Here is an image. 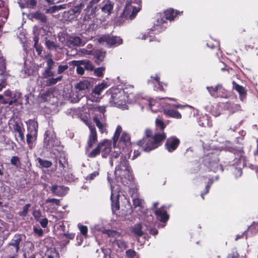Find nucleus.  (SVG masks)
Here are the masks:
<instances>
[{
  "mask_svg": "<svg viewBox=\"0 0 258 258\" xmlns=\"http://www.w3.org/2000/svg\"><path fill=\"white\" fill-rule=\"evenodd\" d=\"M87 125L90 130V134L87 143V148H91L97 141V133L95 127L91 124L88 123Z\"/></svg>",
  "mask_w": 258,
  "mask_h": 258,
  "instance_id": "obj_16",
  "label": "nucleus"
},
{
  "mask_svg": "<svg viewBox=\"0 0 258 258\" xmlns=\"http://www.w3.org/2000/svg\"><path fill=\"white\" fill-rule=\"evenodd\" d=\"M99 175L98 171H94L93 172L88 175L86 177L85 179L87 181H91L93 180L95 178H96Z\"/></svg>",
  "mask_w": 258,
  "mask_h": 258,
  "instance_id": "obj_50",
  "label": "nucleus"
},
{
  "mask_svg": "<svg viewBox=\"0 0 258 258\" xmlns=\"http://www.w3.org/2000/svg\"><path fill=\"white\" fill-rule=\"evenodd\" d=\"M182 12L175 10L173 9H169L166 10L163 13V16H160L156 21L152 31H163L165 30V28L168 26L167 20L172 21L174 20L178 15H180Z\"/></svg>",
  "mask_w": 258,
  "mask_h": 258,
  "instance_id": "obj_3",
  "label": "nucleus"
},
{
  "mask_svg": "<svg viewBox=\"0 0 258 258\" xmlns=\"http://www.w3.org/2000/svg\"><path fill=\"white\" fill-rule=\"evenodd\" d=\"M92 53L95 56V62L99 64L101 62H102L105 56L106 52L105 51H103L102 50H95L94 52L92 51Z\"/></svg>",
  "mask_w": 258,
  "mask_h": 258,
  "instance_id": "obj_29",
  "label": "nucleus"
},
{
  "mask_svg": "<svg viewBox=\"0 0 258 258\" xmlns=\"http://www.w3.org/2000/svg\"><path fill=\"white\" fill-rule=\"evenodd\" d=\"M126 255L128 258H133L137 255V252L133 249H128L126 251Z\"/></svg>",
  "mask_w": 258,
  "mask_h": 258,
  "instance_id": "obj_56",
  "label": "nucleus"
},
{
  "mask_svg": "<svg viewBox=\"0 0 258 258\" xmlns=\"http://www.w3.org/2000/svg\"><path fill=\"white\" fill-rule=\"evenodd\" d=\"M224 107L225 109L229 110L231 113H234L240 109L239 105L237 104H231L229 102H227L225 104Z\"/></svg>",
  "mask_w": 258,
  "mask_h": 258,
  "instance_id": "obj_31",
  "label": "nucleus"
},
{
  "mask_svg": "<svg viewBox=\"0 0 258 258\" xmlns=\"http://www.w3.org/2000/svg\"><path fill=\"white\" fill-rule=\"evenodd\" d=\"M116 243L118 247L120 248H126L127 247V245L126 242L122 240V239H118L116 240Z\"/></svg>",
  "mask_w": 258,
  "mask_h": 258,
  "instance_id": "obj_53",
  "label": "nucleus"
},
{
  "mask_svg": "<svg viewBox=\"0 0 258 258\" xmlns=\"http://www.w3.org/2000/svg\"><path fill=\"white\" fill-rule=\"evenodd\" d=\"M80 12V8L79 7H76L74 9L71 10L68 12V13L70 14L71 15H75L77 13Z\"/></svg>",
  "mask_w": 258,
  "mask_h": 258,
  "instance_id": "obj_60",
  "label": "nucleus"
},
{
  "mask_svg": "<svg viewBox=\"0 0 258 258\" xmlns=\"http://www.w3.org/2000/svg\"><path fill=\"white\" fill-rule=\"evenodd\" d=\"M44 146L50 150L53 147H58L59 144V141L55 138L54 132L52 130L45 131L44 136Z\"/></svg>",
  "mask_w": 258,
  "mask_h": 258,
  "instance_id": "obj_10",
  "label": "nucleus"
},
{
  "mask_svg": "<svg viewBox=\"0 0 258 258\" xmlns=\"http://www.w3.org/2000/svg\"><path fill=\"white\" fill-rule=\"evenodd\" d=\"M100 0H92L87 6V8L85 11L86 12V15L84 17V20H87L90 18V16L92 15L94 13V9L92 6L94 4L97 3Z\"/></svg>",
  "mask_w": 258,
  "mask_h": 258,
  "instance_id": "obj_26",
  "label": "nucleus"
},
{
  "mask_svg": "<svg viewBox=\"0 0 258 258\" xmlns=\"http://www.w3.org/2000/svg\"><path fill=\"white\" fill-rule=\"evenodd\" d=\"M171 106L175 107V108H178L180 109H183L184 107H187L189 108H192V106L189 105H181L178 103L173 104L171 105Z\"/></svg>",
  "mask_w": 258,
  "mask_h": 258,
  "instance_id": "obj_63",
  "label": "nucleus"
},
{
  "mask_svg": "<svg viewBox=\"0 0 258 258\" xmlns=\"http://www.w3.org/2000/svg\"><path fill=\"white\" fill-rule=\"evenodd\" d=\"M0 99H3V103L4 104H9V105H12L14 103L17 102V99L16 98H4V96L3 95H0Z\"/></svg>",
  "mask_w": 258,
  "mask_h": 258,
  "instance_id": "obj_46",
  "label": "nucleus"
},
{
  "mask_svg": "<svg viewBox=\"0 0 258 258\" xmlns=\"http://www.w3.org/2000/svg\"><path fill=\"white\" fill-rule=\"evenodd\" d=\"M38 161L42 167L48 168L52 165V163L50 161L43 160L40 158H38Z\"/></svg>",
  "mask_w": 258,
  "mask_h": 258,
  "instance_id": "obj_41",
  "label": "nucleus"
},
{
  "mask_svg": "<svg viewBox=\"0 0 258 258\" xmlns=\"http://www.w3.org/2000/svg\"><path fill=\"white\" fill-rule=\"evenodd\" d=\"M164 113L171 117L176 119H180L182 117L181 114L177 110L170 109H164Z\"/></svg>",
  "mask_w": 258,
  "mask_h": 258,
  "instance_id": "obj_30",
  "label": "nucleus"
},
{
  "mask_svg": "<svg viewBox=\"0 0 258 258\" xmlns=\"http://www.w3.org/2000/svg\"><path fill=\"white\" fill-rule=\"evenodd\" d=\"M138 38L144 40H147L149 42H152L154 40L155 36L149 35V33H140Z\"/></svg>",
  "mask_w": 258,
  "mask_h": 258,
  "instance_id": "obj_39",
  "label": "nucleus"
},
{
  "mask_svg": "<svg viewBox=\"0 0 258 258\" xmlns=\"http://www.w3.org/2000/svg\"><path fill=\"white\" fill-rule=\"evenodd\" d=\"M199 124L203 127H211L212 126L211 122L209 121L208 116H204L200 117L199 120Z\"/></svg>",
  "mask_w": 258,
  "mask_h": 258,
  "instance_id": "obj_33",
  "label": "nucleus"
},
{
  "mask_svg": "<svg viewBox=\"0 0 258 258\" xmlns=\"http://www.w3.org/2000/svg\"><path fill=\"white\" fill-rule=\"evenodd\" d=\"M144 224L147 228H152L154 225V217L150 211H147L145 214Z\"/></svg>",
  "mask_w": 258,
  "mask_h": 258,
  "instance_id": "obj_25",
  "label": "nucleus"
},
{
  "mask_svg": "<svg viewBox=\"0 0 258 258\" xmlns=\"http://www.w3.org/2000/svg\"><path fill=\"white\" fill-rule=\"evenodd\" d=\"M247 231H249L252 235L255 234L258 232V222H253L248 227Z\"/></svg>",
  "mask_w": 258,
  "mask_h": 258,
  "instance_id": "obj_42",
  "label": "nucleus"
},
{
  "mask_svg": "<svg viewBox=\"0 0 258 258\" xmlns=\"http://www.w3.org/2000/svg\"><path fill=\"white\" fill-rule=\"evenodd\" d=\"M103 233L107 234L109 237H115L116 238L120 236V234L119 232L112 230H105Z\"/></svg>",
  "mask_w": 258,
  "mask_h": 258,
  "instance_id": "obj_44",
  "label": "nucleus"
},
{
  "mask_svg": "<svg viewBox=\"0 0 258 258\" xmlns=\"http://www.w3.org/2000/svg\"><path fill=\"white\" fill-rule=\"evenodd\" d=\"M69 67L68 65H59L58 67L57 74H60L63 73L66 70L68 69Z\"/></svg>",
  "mask_w": 258,
  "mask_h": 258,
  "instance_id": "obj_57",
  "label": "nucleus"
},
{
  "mask_svg": "<svg viewBox=\"0 0 258 258\" xmlns=\"http://www.w3.org/2000/svg\"><path fill=\"white\" fill-rule=\"evenodd\" d=\"M56 166L58 170L57 171V176L58 177L64 175L66 172V168L68 166L67 159L64 156H60L56 162Z\"/></svg>",
  "mask_w": 258,
  "mask_h": 258,
  "instance_id": "obj_15",
  "label": "nucleus"
},
{
  "mask_svg": "<svg viewBox=\"0 0 258 258\" xmlns=\"http://www.w3.org/2000/svg\"><path fill=\"white\" fill-rule=\"evenodd\" d=\"M19 161V159L18 157L17 156H13L11 159V163L15 166L16 167H18V162Z\"/></svg>",
  "mask_w": 258,
  "mask_h": 258,
  "instance_id": "obj_59",
  "label": "nucleus"
},
{
  "mask_svg": "<svg viewBox=\"0 0 258 258\" xmlns=\"http://www.w3.org/2000/svg\"><path fill=\"white\" fill-rule=\"evenodd\" d=\"M113 8V6L110 2L107 1L104 5L101 7L102 11L106 14L107 15H109Z\"/></svg>",
  "mask_w": 258,
  "mask_h": 258,
  "instance_id": "obj_32",
  "label": "nucleus"
},
{
  "mask_svg": "<svg viewBox=\"0 0 258 258\" xmlns=\"http://www.w3.org/2000/svg\"><path fill=\"white\" fill-rule=\"evenodd\" d=\"M213 182H214L213 178H209L207 184L206 185V186L205 187V191L204 193L201 194V197L202 198V199L203 200L204 199V196L208 193L210 188L211 185L213 184Z\"/></svg>",
  "mask_w": 258,
  "mask_h": 258,
  "instance_id": "obj_47",
  "label": "nucleus"
},
{
  "mask_svg": "<svg viewBox=\"0 0 258 258\" xmlns=\"http://www.w3.org/2000/svg\"><path fill=\"white\" fill-rule=\"evenodd\" d=\"M141 9V0H130L127 2L122 13V17L132 20Z\"/></svg>",
  "mask_w": 258,
  "mask_h": 258,
  "instance_id": "obj_6",
  "label": "nucleus"
},
{
  "mask_svg": "<svg viewBox=\"0 0 258 258\" xmlns=\"http://www.w3.org/2000/svg\"><path fill=\"white\" fill-rule=\"evenodd\" d=\"M33 18L36 19V20H39L42 23H46V16L39 12H36V13H35L33 14Z\"/></svg>",
  "mask_w": 258,
  "mask_h": 258,
  "instance_id": "obj_38",
  "label": "nucleus"
},
{
  "mask_svg": "<svg viewBox=\"0 0 258 258\" xmlns=\"http://www.w3.org/2000/svg\"><path fill=\"white\" fill-rule=\"evenodd\" d=\"M239 254L236 250H233L230 253H229L227 258H238Z\"/></svg>",
  "mask_w": 258,
  "mask_h": 258,
  "instance_id": "obj_61",
  "label": "nucleus"
},
{
  "mask_svg": "<svg viewBox=\"0 0 258 258\" xmlns=\"http://www.w3.org/2000/svg\"><path fill=\"white\" fill-rule=\"evenodd\" d=\"M93 86L92 82L87 79H84L79 81L75 85V88L78 91L86 92Z\"/></svg>",
  "mask_w": 258,
  "mask_h": 258,
  "instance_id": "obj_18",
  "label": "nucleus"
},
{
  "mask_svg": "<svg viewBox=\"0 0 258 258\" xmlns=\"http://www.w3.org/2000/svg\"><path fill=\"white\" fill-rule=\"evenodd\" d=\"M45 45L49 50H56L58 47V45L54 43V42L47 40V39L45 40Z\"/></svg>",
  "mask_w": 258,
  "mask_h": 258,
  "instance_id": "obj_43",
  "label": "nucleus"
},
{
  "mask_svg": "<svg viewBox=\"0 0 258 258\" xmlns=\"http://www.w3.org/2000/svg\"><path fill=\"white\" fill-rule=\"evenodd\" d=\"M234 167V174L236 177H239L242 175V168L247 166L245 157L240 155L239 158H235L233 163Z\"/></svg>",
  "mask_w": 258,
  "mask_h": 258,
  "instance_id": "obj_13",
  "label": "nucleus"
},
{
  "mask_svg": "<svg viewBox=\"0 0 258 258\" xmlns=\"http://www.w3.org/2000/svg\"><path fill=\"white\" fill-rule=\"evenodd\" d=\"M111 194L110 199L111 201V208L113 212L119 210V204L118 201V194L116 192H113L112 186L111 185Z\"/></svg>",
  "mask_w": 258,
  "mask_h": 258,
  "instance_id": "obj_22",
  "label": "nucleus"
},
{
  "mask_svg": "<svg viewBox=\"0 0 258 258\" xmlns=\"http://www.w3.org/2000/svg\"><path fill=\"white\" fill-rule=\"evenodd\" d=\"M28 133L37 134L38 124L34 119H29L26 121Z\"/></svg>",
  "mask_w": 258,
  "mask_h": 258,
  "instance_id": "obj_24",
  "label": "nucleus"
},
{
  "mask_svg": "<svg viewBox=\"0 0 258 258\" xmlns=\"http://www.w3.org/2000/svg\"><path fill=\"white\" fill-rule=\"evenodd\" d=\"M127 101V96L124 90L115 89L112 92L110 103L112 105L115 106L122 109L126 108V102Z\"/></svg>",
  "mask_w": 258,
  "mask_h": 258,
  "instance_id": "obj_5",
  "label": "nucleus"
},
{
  "mask_svg": "<svg viewBox=\"0 0 258 258\" xmlns=\"http://www.w3.org/2000/svg\"><path fill=\"white\" fill-rule=\"evenodd\" d=\"M13 129L15 132L18 134V136L21 142H25V136L24 132L25 129L22 122H16L13 125Z\"/></svg>",
  "mask_w": 258,
  "mask_h": 258,
  "instance_id": "obj_20",
  "label": "nucleus"
},
{
  "mask_svg": "<svg viewBox=\"0 0 258 258\" xmlns=\"http://www.w3.org/2000/svg\"><path fill=\"white\" fill-rule=\"evenodd\" d=\"M30 206H31V205L30 204H26L24 206V207L23 208V210L22 211L19 212V215L20 216H22V217L26 216V215L28 214V211H29V209L30 207Z\"/></svg>",
  "mask_w": 258,
  "mask_h": 258,
  "instance_id": "obj_49",
  "label": "nucleus"
},
{
  "mask_svg": "<svg viewBox=\"0 0 258 258\" xmlns=\"http://www.w3.org/2000/svg\"><path fill=\"white\" fill-rule=\"evenodd\" d=\"M37 134L28 133L26 135V141L28 144H31L32 142L35 140L37 138Z\"/></svg>",
  "mask_w": 258,
  "mask_h": 258,
  "instance_id": "obj_45",
  "label": "nucleus"
},
{
  "mask_svg": "<svg viewBox=\"0 0 258 258\" xmlns=\"http://www.w3.org/2000/svg\"><path fill=\"white\" fill-rule=\"evenodd\" d=\"M219 42L216 40H214L213 43H211L210 41H208L207 43V46L210 47L211 49L214 48H218L219 47Z\"/></svg>",
  "mask_w": 258,
  "mask_h": 258,
  "instance_id": "obj_54",
  "label": "nucleus"
},
{
  "mask_svg": "<svg viewBox=\"0 0 258 258\" xmlns=\"http://www.w3.org/2000/svg\"><path fill=\"white\" fill-rule=\"evenodd\" d=\"M160 78L157 74H156L155 77H151V79L148 81V84H154V89L156 90L164 91L162 86V83L159 81Z\"/></svg>",
  "mask_w": 258,
  "mask_h": 258,
  "instance_id": "obj_23",
  "label": "nucleus"
},
{
  "mask_svg": "<svg viewBox=\"0 0 258 258\" xmlns=\"http://www.w3.org/2000/svg\"><path fill=\"white\" fill-rule=\"evenodd\" d=\"M105 67H102L97 68L95 69L94 73L98 77H101L103 74V72L105 71Z\"/></svg>",
  "mask_w": 258,
  "mask_h": 258,
  "instance_id": "obj_52",
  "label": "nucleus"
},
{
  "mask_svg": "<svg viewBox=\"0 0 258 258\" xmlns=\"http://www.w3.org/2000/svg\"><path fill=\"white\" fill-rule=\"evenodd\" d=\"M73 63L75 66L77 67L76 69L77 73L80 75H83L84 73V69L82 67L80 66V65H84L85 67L86 68V64H85V62L84 61H73Z\"/></svg>",
  "mask_w": 258,
  "mask_h": 258,
  "instance_id": "obj_34",
  "label": "nucleus"
},
{
  "mask_svg": "<svg viewBox=\"0 0 258 258\" xmlns=\"http://www.w3.org/2000/svg\"><path fill=\"white\" fill-rule=\"evenodd\" d=\"M47 66L44 68V72L42 73L41 78L46 79L44 81V85L46 86H50L55 85L57 82L60 81L62 76H59L55 78H53L54 73L52 71L53 69L55 62L51 57L47 58Z\"/></svg>",
  "mask_w": 258,
  "mask_h": 258,
  "instance_id": "obj_4",
  "label": "nucleus"
},
{
  "mask_svg": "<svg viewBox=\"0 0 258 258\" xmlns=\"http://www.w3.org/2000/svg\"><path fill=\"white\" fill-rule=\"evenodd\" d=\"M180 143V141L175 137H171L167 139L165 146L169 152H172L176 149Z\"/></svg>",
  "mask_w": 258,
  "mask_h": 258,
  "instance_id": "obj_17",
  "label": "nucleus"
},
{
  "mask_svg": "<svg viewBox=\"0 0 258 258\" xmlns=\"http://www.w3.org/2000/svg\"><path fill=\"white\" fill-rule=\"evenodd\" d=\"M157 219L162 222H166L169 219V215L165 210L164 207L158 208L155 211Z\"/></svg>",
  "mask_w": 258,
  "mask_h": 258,
  "instance_id": "obj_21",
  "label": "nucleus"
},
{
  "mask_svg": "<svg viewBox=\"0 0 258 258\" xmlns=\"http://www.w3.org/2000/svg\"><path fill=\"white\" fill-rule=\"evenodd\" d=\"M78 228L83 235L86 236L87 234L88 228L86 226L78 224Z\"/></svg>",
  "mask_w": 258,
  "mask_h": 258,
  "instance_id": "obj_55",
  "label": "nucleus"
},
{
  "mask_svg": "<svg viewBox=\"0 0 258 258\" xmlns=\"http://www.w3.org/2000/svg\"><path fill=\"white\" fill-rule=\"evenodd\" d=\"M219 159L216 154L211 153L204 157L203 163L211 171L216 172L219 170L223 171V167L218 165Z\"/></svg>",
  "mask_w": 258,
  "mask_h": 258,
  "instance_id": "obj_7",
  "label": "nucleus"
},
{
  "mask_svg": "<svg viewBox=\"0 0 258 258\" xmlns=\"http://www.w3.org/2000/svg\"><path fill=\"white\" fill-rule=\"evenodd\" d=\"M69 42L71 44L75 46L84 45L87 41V38L84 37H80V36L71 37L69 38Z\"/></svg>",
  "mask_w": 258,
  "mask_h": 258,
  "instance_id": "obj_27",
  "label": "nucleus"
},
{
  "mask_svg": "<svg viewBox=\"0 0 258 258\" xmlns=\"http://www.w3.org/2000/svg\"><path fill=\"white\" fill-rule=\"evenodd\" d=\"M122 131L121 126L118 125L113 136V146L110 154L109 163L111 166L115 164L114 175L116 180L124 185L130 184L134 179L131 167L127 158H130L132 152L130 135L122 133L118 142H116Z\"/></svg>",
  "mask_w": 258,
  "mask_h": 258,
  "instance_id": "obj_1",
  "label": "nucleus"
},
{
  "mask_svg": "<svg viewBox=\"0 0 258 258\" xmlns=\"http://www.w3.org/2000/svg\"><path fill=\"white\" fill-rule=\"evenodd\" d=\"M21 241V235L16 234L6 247V252L11 253L12 254L11 256H15V257H16L20 249V244Z\"/></svg>",
  "mask_w": 258,
  "mask_h": 258,
  "instance_id": "obj_12",
  "label": "nucleus"
},
{
  "mask_svg": "<svg viewBox=\"0 0 258 258\" xmlns=\"http://www.w3.org/2000/svg\"><path fill=\"white\" fill-rule=\"evenodd\" d=\"M156 125L160 130L159 131L153 133L151 130L147 128L145 132V137L138 142V145L141 146L145 152H150L158 148L166 138L163 131L165 125L163 121L156 119Z\"/></svg>",
  "mask_w": 258,
  "mask_h": 258,
  "instance_id": "obj_2",
  "label": "nucleus"
},
{
  "mask_svg": "<svg viewBox=\"0 0 258 258\" xmlns=\"http://www.w3.org/2000/svg\"><path fill=\"white\" fill-rule=\"evenodd\" d=\"M101 44L106 45L109 47L117 46L122 44V40L119 37L105 35L96 39Z\"/></svg>",
  "mask_w": 258,
  "mask_h": 258,
  "instance_id": "obj_11",
  "label": "nucleus"
},
{
  "mask_svg": "<svg viewBox=\"0 0 258 258\" xmlns=\"http://www.w3.org/2000/svg\"><path fill=\"white\" fill-rule=\"evenodd\" d=\"M61 8H62V7L61 6H53V7H50L48 9H46L45 13L46 14L53 13L55 12L56 11H58Z\"/></svg>",
  "mask_w": 258,
  "mask_h": 258,
  "instance_id": "obj_51",
  "label": "nucleus"
},
{
  "mask_svg": "<svg viewBox=\"0 0 258 258\" xmlns=\"http://www.w3.org/2000/svg\"><path fill=\"white\" fill-rule=\"evenodd\" d=\"M133 205L135 208L139 207V209H142L143 206V201L139 198H133Z\"/></svg>",
  "mask_w": 258,
  "mask_h": 258,
  "instance_id": "obj_40",
  "label": "nucleus"
},
{
  "mask_svg": "<svg viewBox=\"0 0 258 258\" xmlns=\"http://www.w3.org/2000/svg\"><path fill=\"white\" fill-rule=\"evenodd\" d=\"M50 190L54 196L63 197L68 193L69 188L67 186L55 184L51 187Z\"/></svg>",
  "mask_w": 258,
  "mask_h": 258,
  "instance_id": "obj_19",
  "label": "nucleus"
},
{
  "mask_svg": "<svg viewBox=\"0 0 258 258\" xmlns=\"http://www.w3.org/2000/svg\"><path fill=\"white\" fill-rule=\"evenodd\" d=\"M209 93L211 96L214 98H217L219 97H226L223 94L225 91V89L223 88L222 85L218 84L216 87H207Z\"/></svg>",
  "mask_w": 258,
  "mask_h": 258,
  "instance_id": "obj_14",
  "label": "nucleus"
},
{
  "mask_svg": "<svg viewBox=\"0 0 258 258\" xmlns=\"http://www.w3.org/2000/svg\"><path fill=\"white\" fill-rule=\"evenodd\" d=\"M38 221L39 222L41 226L43 228H45L47 227V224H48V220L47 218H45L40 219Z\"/></svg>",
  "mask_w": 258,
  "mask_h": 258,
  "instance_id": "obj_64",
  "label": "nucleus"
},
{
  "mask_svg": "<svg viewBox=\"0 0 258 258\" xmlns=\"http://www.w3.org/2000/svg\"><path fill=\"white\" fill-rule=\"evenodd\" d=\"M107 87V85L106 83H102L96 86L93 91L94 92L95 94H97V95H100L101 92Z\"/></svg>",
  "mask_w": 258,
  "mask_h": 258,
  "instance_id": "obj_37",
  "label": "nucleus"
},
{
  "mask_svg": "<svg viewBox=\"0 0 258 258\" xmlns=\"http://www.w3.org/2000/svg\"><path fill=\"white\" fill-rule=\"evenodd\" d=\"M233 85V89L236 90V91L239 93L240 98L241 100L243 101V99L245 98L246 93L245 90L244 88L240 86L237 83H236L234 81L232 82Z\"/></svg>",
  "mask_w": 258,
  "mask_h": 258,
  "instance_id": "obj_28",
  "label": "nucleus"
},
{
  "mask_svg": "<svg viewBox=\"0 0 258 258\" xmlns=\"http://www.w3.org/2000/svg\"><path fill=\"white\" fill-rule=\"evenodd\" d=\"M97 109L99 111V113L95 114L93 117V121L101 134L107 133L106 119L104 115L105 111V107L99 106Z\"/></svg>",
  "mask_w": 258,
  "mask_h": 258,
  "instance_id": "obj_9",
  "label": "nucleus"
},
{
  "mask_svg": "<svg viewBox=\"0 0 258 258\" xmlns=\"http://www.w3.org/2000/svg\"><path fill=\"white\" fill-rule=\"evenodd\" d=\"M132 231L137 236H142L144 233L142 230V225L138 223L132 227Z\"/></svg>",
  "mask_w": 258,
  "mask_h": 258,
  "instance_id": "obj_35",
  "label": "nucleus"
},
{
  "mask_svg": "<svg viewBox=\"0 0 258 258\" xmlns=\"http://www.w3.org/2000/svg\"><path fill=\"white\" fill-rule=\"evenodd\" d=\"M101 150H102L103 158H106L108 155L110 157V154L112 151V148L110 147V142L108 140H104L102 143L98 144L97 147L88 155V157L94 158L100 153Z\"/></svg>",
  "mask_w": 258,
  "mask_h": 258,
  "instance_id": "obj_8",
  "label": "nucleus"
},
{
  "mask_svg": "<svg viewBox=\"0 0 258 258\" xmlns=\"http://www.w3.org/2000/svg\"><path fill=\"white\" fill-rule=\"evenodd\" d=\"M67 33H58V38L60 41L63 42L68 38Z\"/></svg>",
  "mask_w": 258,
  "mask_h": 258,
  "instance_id": "obj_62",
  "label": "nucleus"
},
{
  "mask_svg": "<svg viewBox=\"0 0 258 258\" xmlns=\"http://www.w3.org/2000/svg\"><path fill=\"white\" fill-rule=\"evenodd\" d=\"M141 106V109L143 110L144 108H146L148 110H151L152 111H154L152 109V107L153 105L152 101L150 99H143V102L140 103Z\"/></svg>",
  "mask_w": 258,
  "mask_h": 258,
  "instance_id": "obj_36",
  "label": "nucleus"
},
{
  "mask_svg": "<svg viewBox=\"0 0 258 258\" xmlns=\"http://www.w3.org/2000/svg\"><path fill=\"white\" fill-rule=\"evenodd\" d=\"M88 99L91 102H97L100 100V98L99 97V95L95 94L94 92L92 91V92L88 96Z\"/></svg>",
  "mask_w": 258,
  "mask_h": 258,
  "instance_id": "obj_48",
  "label": "nucleus"
},
{
  "mask_svg": "<svg viewBox=\"0 0 258 258\" xmlns=\"http://www.w3.org/2000/svg\"><path fill=\"white\" fill-rule=\"evenodd\" d=\"M36 5V2L35 0H30L27 1L26 3V7L29 8L33 9Z\"/></svg>",
  "mask_w": 258,
  "mask_h": 258,
  "instance_id": "obj_58",
  "label": "nucleus"
}]
</instances>
